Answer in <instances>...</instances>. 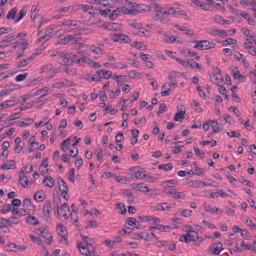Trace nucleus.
I'll return each mask as SVG.
<instances>
[{"mask_svg":"<svg viewBox=\"0 0 256 256\" xmlns=\"http://www.w3.org/2000/svg\"><path fill=\"white\" fill-rule=\"evenodd\" d=\"M123 12L124 14H135L136 13V10L135 8L129 10L126 8L125 7H122L121 8H117L116 10H111L110 14H109V18L110 20H114L118 15Z\"/></svg>","mask_w":256,"mask_h":256,"instance_id":"f257e3e1","label":"nucleus"},{"mask_svg":"<svg viewBox=\"0 0 256 256\" xmlns=\"http://www.w3.org/2000/svg\"><path fill=\"white\" fill-rule=\"evenodd\" d=\"M192 43H196L194 47L199 50H209L214 47L215 44L213 42H210L206 40H194Z\"/></svg>","mask_w":256,"mask_h":256,"instance_id":"f03ea898","label":"nucleus"},{"mask_svg":"<svg viewBox=\"0 0 256 256\" xmlns=\"http://www.w3.org/2000/svg\"><path fill=\"white\" fill-rule=\"evenodd\" d=\"M198 232L195 231L181 235L179 238V240L188 244L191 241L198 240Z\"/></svg>","mask_w":256,"mask_h":256,"instance_id":"7ed1b4c3","label":"nucleus"},{"mask_svg":"<svg viewBox=\"0 0 256 256\" xmlns=\"http://www.w3.org/2000/svg\"><path fill=\"white\" fill-rule=\"evenodd\" d=\"M222 244L220 242L213 243L208 248V251L210 254L218 255L221 251L224 250L222 248Z\"/></svg>","mask_w":256,"mask_h":256,"instance_id":"20e7f679","label":"nucleus"},{"mask_svg":"<svg viewBox=\"0 0 256 256\" xmlns=\"http://www.w3.org/2000/svg\"><path fill=\"white\" fill-rule=\"evenodd\" d=\"M154 20L166 24L169 21L168 18L164 13V11L162 10L158 12H156L154 17Z\"/></svg>","mask_w":256,"mask_h":256,"instance_id":"39448f33","label":"nucleus"},{"mask_svg":"<svg viewBox=\"0 0 256 256\" xmlns=\"http://www.w3.org/2000/svg\"><path fill=\"white\" fill-rule=\"evenodd\" d=\"M20 180L21 184L24 188H26L30 184V182L28 180V177L25 174L24 170H21L19 172Z\"/></svg>","mask_w":256,"mask_h":256,"instance_id":"423d86ee","label":"nucleus"},{"mask_svg":"<svg viewBox=\"0 0 256 256\" xmlns=\"http://www.w3.org/2000/svg\"><path fill=\"white\" fill-rule=\"evenodd\" d=\"M40 53H33L30 56L24 58L18 64V67L24 66L31 62Z\"/></svg>","mask_w":256,"mask_h":256,"instance_id":"0eeeda50","label":"nucleus"},{"mask_svg":"<svg viewBox=\"0 0 256 256\" xmlns=\"http://www.w3.org/2000/svg\"><path fill=\"white\" fill-rule=\"evenodd\" d=\"M121 25L118 23L108 22L105 23L102 25V27L105 29H108L110 30L115 31L120 29Z\"/></svg>","mask_w":256,"mask_h":256,"instance_id":"6e6552de","label":"nucleus"},{"mask_svg":"<svg viewBox=\"0 0 256 256\" xmlns=\"http://www.w3.org/2000/svg\"><path fill=\"white\" fill-rule=\"evenodd\" d=\"M82 62L88 64L94 68L100 67V65L98 63L87 57L82 58Z\"/></svg>","mask_w":256,"mask_h":256,"instance_id":"1a4fd4ad","label":"nucleus"},{"mask_svg":"<svg viewBox=\"0 0 256 256\" xmlns=\"http://www.w3.org/2000/svg\"><path fill=\"white\" fill-rule=\"evenodd\" d=\"M19 102V100H6L4 102H2L0 104V110H2V108H5L8 107H10L16 105V104Z\"/></svg>","mask_w":256,"mask_h":256,"instance_id":"9d476101","label":"nucleus"},{"mask_svg":"<svg viewBox=\"0 0 256 256\" xmlns=\"http://www.w3.org/2000/svg\"><path fill=\"white\" fill-rule=\"evenodd\" d=\"M96 73L101 77L102 75V78L104 79H108L112 76V72L110 71L106 70L104 69L97 70Z\"/></svg>","mask_w":256,"mask_h":256,"instance_id":"9b49d317","label":"nucleus"},{"mask_svg":"<svg viewBox=\"0 0 256 256\" xmlns=\"http://www.w3.org/2000/svg\"><path fill=\"white\" fill-rule=\"evenodd\" d=\"M182 11L180 10L178 8H167L164 10V13L168 14H182Z\"/></svg>","mask_w":256,"mask_h":256,"instance_id":"f8f14e48","label":"nucleus"},{"mask_svg":"<svg viewBox=\"0 0 256 256\" xmlns=\"http://www.w3.org/2000/svg\"><path fill=\"white\" fill-rule=\"evenodd\" d=\"M42 182L46 186L52 188L55 183V180L51 176H47L43 180Z\"/></svg>","mask_w":256,"mask_h":256,"instance_id":"ddd939ff","label":"nucleus"},{"mask_svg":"<svg viewBox=\"0 0 256 256\" xmlns=\"http://www.w3.org/2000/svg\"><path fill=\"white\" fill-rule=\"evenodd\" d=\"M52 209L51 202L49 200H47L44 206V211L45 214L48 217L50 216V210Z\"/></svg>","mask_w":256,"mask_h":256,"instance_id":"4468645a","label":"nucleus"},{"mask_svg":"<svg viewBox=\"0 0 256 256\" xmlns=\"http://www.w3.org/2000/svg\"><path fill=\"white\" fill-rule=\"evenodd\" d=\"M34 199L38 202H42L46 198L45 194L43 190L37 192L34 196Z\"/></svg>","mask_w":256,"mask_h":256,"instance_id":"2eb2a0df","label":"nucleus"},{"mask_svg":"<svg viewBox=\"0 0 256 256\" xmlns=\"http://www.w3.org/2000/svg\"><path fill=\"white\" fill-rule=\"evenodd\" d=\"M210 33L214 36H227V32L220 29L211 28Z\"/></svg>","mask_w":256,"mask_h":256,"instance_id":"dca6fc26","label":"nucleus"},{"mask_svg":"<svg viewBox=\"0 0 256 256\" xmlns=\"http://www.w3.org/2000/svg\"><path fill=\"white\" fill-rule=\"evenodd\" d=\"M164 192L168 194L172 195V196L175 198L179 199L183 198L182 196V193L176 192L174 189H172L169 190H164Z\"/></svg>","mask_w":256,"mask_h":256,"instance_id":"f3484780","label":"nucleus"},{"mask_svg":"<svg viewBox=\"0 0 256 256\" xmlns=\"http://www.w3.org/2000/svg\"><path fill=\"white\" fill-rule=\"evenodd\" d=\"M171 90V84H164L162 86V90L161 92V94L162 96H167L170 94V92Z\"/></svg>","mask_w":256,"mask_h":256,"instance_id":"a211bd4d","label":"nucleus"},{"mask_svg":"<svg viewBox=\"0 0 256 256\" xmlns=\"http://www.w3.org/2000/svg\"><path fill=\"white\" fill-rule=\"evenodd\" d=\"M186 113V110H181L179 112L176 114L174 120L176 122L181 121L184 118V114Z\"/></svg>","mask_w":256,"mask_h":256,"instance_id":"6ab92c4d","label":"nucleus"},{"mask_svg":"<svg viewBox=\"0 0 256 256\" xmlns=\"http://www.w3.org/2000/svg\"><path fill=\"white\" fill-rule=\"evenodd\" d=\"M209 122H211L210 126L214 132H218L220 130V128L218 126V122L216 120H210Z\"/></svg>","mask_w":256,"mask_h":256,"instance_id":"aec40b11","label":"nucleus"},{"mask_svg":"<svg viewBox=\"0 0 256 256\" xmlns=\"http://www.w3.org/2000/svg\"><path fill=\"white\" fill-rule=\"evenodd\" d=\"M16 86L14 84H12L9 88H6L0 92V96L9 94L12 91L16 88Z\"/></svg>","mask_w":256,"mask_h":256,"instance_id":"412c9836","label":"nucleus"},{"mask_svg":"<svg viewBox=\"0 0 256 256\" xmlns=\"http://www.w3.org/2000/svg\"><path fill=\"white\" fill-rule=\"evenodd\" d=\"M81 243L78 242V248H79L80 252L86 256H91V253L90 251L88 250L86 246H80Z\"/></svg>","mask_w":256,"mask_h":256,"instance_id":"4be33fe9","label":"nucleus"},{"mask_svg":"<svg viewBox=\"0 0 256 256\" xmlns=\"http://www.w3.org/2000/svg\"><path fill=\"white\" fill-rule=\"evenodd\" d=\"M8 246H9L10 248V250H14V248H16L19 250H24L26 249H27V248H28V246H26L24 245L22 246H20L16 245L14 243H10L8 244Z\"/></svg>","mask_w":256,"mask_h":256,"instance_id":"5701e85b","label":"nucleus"},{"mask_svg":"<svg viewBox=\"0 0 256 256\" xmlns=\"http://www.w3.org/2000/svg\"><path fill=\"white\" fill-rule=\"evenodd\" d=\"M26 222L32 225H36L38 224V218L35 216H28L26 220Z\"/></svg>","mask_w":256,"mask_h":256,"instance_id":"b1692460","label":"nucleus"},{"mask_svg":"<svg viewBox=\"0 0 256 256\" xmlns=\"http://www.w3.org/2000/svg\"><path fill=\"white\" fill-rule=\"evenodd\" d=\"M15 163L14 160H12L6 162L3 165L1 166L2 169L9 170L12 168V167L14 165Z\"/></svg>","mask_w":256,"mask_h":256,"instance_id":"393cba45","label":"nucleus"},{"mask_svg":"<svg viewBox=\"0 0 256 256\" xmlns=\"http://www.w3.org/2000/svg\"><path fill=\"white\" fill-rule=\"evenodd\" d=\"M50 90V88L48 87H45L42 89H40L39 90H38L35 93L36 96H38L40 94V97L44 96H46L48 91Z\"/></svg>","mask_w":256,"mask_h":256,"instance_id":"a878e982","label":"nucleus"},{"mask_svg":"<svg viewBox=\"0 0 256 256\" xmlns=\"http://www.w3.org/2000/svg\"><path fill=\"white\" fill-rule=\"evenodd\" d=\"M70 138H67L62 142L60 146V148L64 152H66L68 150V146L70 144Z\"/></svg>","mask_w":256,"mask_h":256,"instance_id":"bb28decb","label":"nucleus"},{"mask_svg":"<svg viewBox=\"0 0 256 256\" xmlns=\"http://www.w3.org/2000/svg\"><path fill=\"white\" fill-rule=\"evenodd\" d=\"M17 12V8L16 7L14 8L8 12L6 16V18L10 19L12 18V20L15 18L16 14Z\"/></svg>","mask_w":256,"mask_h":256,"instance_id":"cd10ccee","label":"nucleus"},{"mask_svg":"<svg viewBox=\"0 0 256 256\" xmlns=\"http://www.w3.org/2000/svg\"><path fill=\"white\" fill-rule=\"evenodd\" d=\"M27 10L26 8L24 7L18 13V17L16 20L15 22H18L20 21L22 18L26 14Z\"/></svg>","mask_w":256,"mask_h":256,"instance_id":"c85d7f7f","label":"nucleus"},{"mask_svg":"<svg viewBox=\"0 0 256 256\" xmlns=\"http://www.w3.org/2000/svg\"><path fill=\"white\" fill-rule=\"evenodd\" d=\"M135 34H138L140 36H148L149 33H150V30H145L144 28H142L141 27L140 30H137L134 32Z\"/></svg>","mask_w":256,"mask_h":256,"instance_id":"c756f323","label":"nucleus"},{"mask_svg":"<svg viewBox=\"0 0 256 256\" xmlns=\"http://www.w3.org/2000/svg\"><path fill=\"white\" fill-rule=\"evenodd\" d=\"M57 183L59 186V188H60V186H62L64 187L62 190H68V188L67 186L66 183L62 180V177L59 176L57 178Z\"/></svg>","mask_w":256,"mask_h":256,"instance_id":"7c9ffc66","label":"nucleus"},{"mask_svg":"<svg viewBox=\"0 0 256 256\" xmlns=\"http://www.w3.org/2000/svg\"><path fill=\"white\" fill-rule=\"evenodd\" d=\"M90 51L96 54H100L102 52L103 49L100 46H96L94 45L90 46Z\"/></svg>","mask_w":256,"mask_h":256,"instance_id":"2f4dec72","label":"nucleus"},{"mask_svg":"<svg viewBox=\"0 0 256 256\" xmlns=\"http://www.w3.org/2000/svg\"><path fill=\"white\" fill-rule=\"evenodd\" d=\"M136 186H137L138 190L142 192H148V188L147 186H144V184H136Z\"/></svg>","mask_w":256,"mask_h":256,"instance_id":"473e14b6","label":"nucleus"},{"mask_svg":"<svg viewBox=\"0 0 256 256\" xmlns=\"http://www.w3.org/2000/svg\"><path fill=\"white\" fill-rule=\"evenodd\" d=\"M178 74V72L176 71H172L169 73L168 79L170 80V82L176 81Z\"/></svg>","mask_w":256,"mask_h":256,"instance_id":"72a5a7b5","label":"nucleus"},{"mask_svg":"<svg viewBox=\"0 0 256 256\" xmlns=\"http://www.w3.org/2000/svg\"><path fill=\"white\" fill-rule=\"evenodd\" d=\"M210 78L211 81L218 85H219L221 82H223V79L218 78L215 74H213L212 76H210Z\"/></svg>","mask_w":256,"mask_h":256,"instance_id":"f704fd0d","label":"nucleus"},{"mask_svg":"<svg viewBox=\"0 0 256 256\" xmlns=\"http://www.w3.org/2000/svg\"><path fill=\"white\" fill-rule=\"evenodd\" d=\"M216 21L222 24H230V22L229 20H224L222 16H218L216 17L215 18Z\"/></svg>","mask_w":256,"mask_h":256,"instance_id":"c9c22d12","label":"nucleus"},{"mask_svg":"<svg viewBox=\"0 0 256 256\" xmlns=\"http://www.w3.org/2000/svg\"><path fill=\"white\" fill-rule=\"evenodd\" d=\"M174 166L172 164L170 163L166 165L160 164L158 166V168L160 170H170L173 168Z\"/></svg>","mask_w":256,"mask_h":256,"instance_id":"e433bc0d","label":"nucleus"},{"mask_svg":"<svg viewBox=\"0 0 256 256\" xmlns=\"http://www.w3.org/2000/svg\"><path fill=\"white\" fill-rule=\"evenodd\" d=\"M42 236L45 239L46 242L48 244H50L52 240V236L48 232H46L45 234H42Z\"/></svg>","mask_w":256,"mask_h":256,"instance_id":"4c0bfd02","label":"nucleus"},{"mask_svg":"<svg viewBox=\"0 0 256 256\" xmlns=\"http://www.w3.org/2000/svg\"><path fill=\"white\" fill-rule=\"evenodd\" d=\"M16 38V36L14 34L11 33L9 34L6 36L4 37V42H10L12 41L13 40H14Z\"/></svg>","mask_w":256,"mask_h":256,"instance_id":"58836bf2","label":"nucleus"},{"mask_svg":"<svg viewBox=\"0 0 256 256\" xmlns=\"http://www.w3.org/2000/svg\"><path fill=\"white\" fill-rule=\"evenodd\" d=\"M33 122L34 120L32 118H26L24 120L19 122L18 126H28Z\"/></svg>","mask_w":256,"mask_h":256,"instance_id":"ea45409f","label":"nucleus"},{"mask_svg":"<svg viewBox=\"0 0 256 256\" xmlns=\"http://www.w3.org/2000/svg\"><path fill=\"white\" fill-rule=\"evenodd\" d=\"M64 26H76V21L75 20H64L62 24Z\"/></svg>","mask_w":256,"mask_h":256,"instance_id":"a19ab883","label":"nucleus"},{"mask_svg":"<svg viewBox=\"0 0 256 256\" xmlns=\"http://www.w3.org/2000/svg\"><path fill=\"white\" fill-rule=\"evenodd\" d=\"M57 230L58 234L62 236L66 232V228L62 224H58L57 225Z\"/></svg>","mask_w":256,"mask_h":256,"instance_id":"79ce46f5","label":"nucleus"},{"mask_svg":"<svg viewBox=\"0 0 256 256\" xmlns=\"http://www.w3.org/2000/svg\"><path fill=\"white\" fill-rule=\"evenodd\" d=\"M120 42L129 43L131 42V39L129 36L124 34H120Z\"/></svg>","mask_w":256,"mask_h":256,"instance_id":"37998d69","label":"nucleus"},{"mask_svg":"<svg viewBox=\"0 0 256 256\" xmlns=\"http://www.w3.org/2000/svg\"><path fill=\"white\" fill-rule=\"evenodd\" d=\"M70 60L78 64H80L82 62V58H80L76 55H73L70 57Z\"/></svg>","mask_w":256,"mask_h":256,"instance_id":"c03bdc74","label":"nucleus"},{"mask_svg":"<svg viewBox=\"0 0 256 256\" xmlns=\"http://www.w3.org/2000/svg\"><path fill=\"white\" fill-rule=\"evenodd\" d=\"M28 74L27 72L22 74H18L15 78L16 82H20L24 80L28 76Z\"/></svg>","mask_w":256,"mask_h":256,"instance_id":"a18cd8bd","label":"nucleus"},{"mask_svg":"<svg viewBox=\"0 0 256 256\" xmlns=\"http://www.w3.org/2000/svg\"><path fill=\"white\" fill-rule=\"evenodd\" d=\"M12 206L11 204H7L5 206V208L2 209H0V212L2 214H6L8 212L11 211Z\"/></svg>","mask_w":256,"mask_h":256,"instance_id":"49530a36","label":"nucleus"},{"mask_svg":"<svg viewBox=\"0 0 256 256\" xmlns=\"http://www.w3.org/2000/svg\"><path fill=\"white\" fill-rule=\"evenodd\" d=\"M224 44H235L236 43V40L232 38H228L226 40L222 42Z\"/></svg>","mask_w":256,"mask_h":256,"instance_id":"de8ad7c7","label":"nucleus"},{"mask_svg":"<svg viewBox=\"0 0 256 256\" xmlns=\"http://www.w3.org/2000/svg\"><path fill=\"white\" fill-rule=\"evenodd\" d=\"M194 149L196 155H197L198 156H200V158H204V154L202 150H200V148L198 147H194Z\"/></svg>","mask_w":256,"mask_h":256,"instance_id":"09e8293b","label":"nucleus"},{"mask_svg":"<svg viewBox=\"0 0 256 256\" xmlns=\"http://www.w3.org/2000/svg\"><path fill=\"white\" fill-rule=\"evenodd\" d=\"M72 40H73L72 36L69 35L68 36L65 37L64 38H62L60 40V42L59 44H66Z\"/></svg>","mask_w":256,"mask_h":256,"instance_id":"8fccbe9b","label":"nucleus"},{"mask_svg":"<svg viewBox=\"0 0 256 256\" xmlns=\"http://www.w3.org/2000/svg\"><path fill=\"white\" fill-rule=\"evenodd\" d=\"M48 118L46 117L42 119V120L39 122H36L34 126L36 128H38L40 126H41L42 125L44 124H47L48 122H46Z\"/></svg>","mask_w":256,"mask_h":256,"instance_id":"3c124183","label":"nucleus"},{"mask_svg":"<svg viewBox=\"0 0 256 256\" xmlns=\"http://www.w3.org/2000/svg\"><path fill=\"white\" fill-rule=\"evenodd\" d=\"M227 134L230 137H236V138H240L241 136V134L240 132H239L238 131H234L232 130L229 132H227Z\"/></svg>","mask_w":256,"mask_h":256,"instance_id":"603ef678","label":"nucleus"},{"mask_svg":"<svg viewBox=\"0 0 256 256\" xmlns=\"http://www.w3.org/2000/svg\"><path fill=\"white\" fill-rule=\"evenodd\" d=\"M120 34H111V38L114 42H120V38H121Z\"/></svg>","mask_w":256,"mask_h":256,"instance_id":"864d4df0","label":"nucleus"},{"mask_svg":"<svg viewBox=\"0 0 256 256\" xmlns=\"http://www.w3.org/2000/svg\"><path fill=\"white\" fill-rule=\"evenodd\" d=\"M66 73L70 76H73L76 74V70L74 68H68V67H66L64 70Z\"/></svg>","mask_w":256,"mask_h":256,"instance_id":"5fc2aeb1","label":"nucleus"},{"mask_svg":"<svg viewBox=\"0 0 256 256\" xmlns=\"http://www.w3.org/2000/svg\"><path fill=\"white\" fill-rule=\"evenodd\" d=\"M68 179L72 182H74V168L70 169V170Z\"/></svg>","mask_w":256,"mask_h":256,"instance_id":"6e6d98bb","label":"nucleus"},{"mask_svg":"<svg viewBox=\"0 0 256 256\" xmlns=\"http://www.w3.org/2000/svg\"><path fill=\"white\" fill-rule=\"evenodd\" d=\"M192 210H184L180 211V214L184 217H187L190 216Z\"/></svg>","mask_w":256,"mask_h":256,"instance_id":"4d7b16f0","label":"nucleus"},{"mask_svg":"<svg viewBox=\"0 0 256 256\" xmlns=\"http://www.w3.org/2000/svg\"><path fill=\"white\" fill-rule=\"evenodd\" d=\"M30 237L31 238V240H32V242L34 243L40 244L41 243L42 241V240L40 238L36 237V236H34L33 235H30Z\"/></svg>","mask_w":256,"mask_h":256,"instance_id":"13d9d810","label":"nucleus"},{"mask_svg":"<svg viewBox=\"0 0 256 256\" xmlns=\"http://www.w3.org/2000/svg\"><path fill=\"white\" fill-rule=\"evenodd\" d=\"M94 2L96 4H102L104 6L109 4L108 0H94Z\"/></svg>","mask_w":256,"mask_h":256,"instance_id":"bf43d9fd","label":"nucleus"},{"mask_svg":"<svg viewBox=\"0 0 256 256\" xmlns=\"http://www.w3.org/2000/svg\"><path fill=\"white\" fill-rule=\"evenodd\" d=\"M144 46V44L143 42H134L132 44V46L136 47L138 50H140Z\"/></svg>","mask_w":256,"mask_h":256,"instance_id":"052dcab7","label":"nucleus"},{"mask_svg":"<svg viewBox=\"0 0 256 256\" xmlns=\"http://www.w3.org/2000/svg\"><path fill=\"white\" fill-rule=\"evenodd\" d=\"M129 75L131 78H133L139 79L140 78V76H139L140 74L137 72L135 70H132L131 72H130Z\"/></svg>","mask_w":256,"mask_h":256,"instance_id":"680f3d73","label":"nucleus"},{"mask_svg":"<svg viewBox=\"0 0 256 256\" xmlns=\"http://www.w3.org/2000/svg\"><path fill=\"white\" fill-rule=\"evenodd\" d=\"M116 207L119 208V209H120L122 210V212H121V214H126V210L125 208V206L123 204H116Z\"/></svg>","mask_w":256,"mask_h":256,"instance_id":"e2e57ef3","label":"nucleus"},{"mask_svg":"<svg viewBox=\"0 0 256 256\" xmlns=\"http://www.w3.org/2000/svg\"><path fill=\"white\" fill-rule=\"evenodd\" d=\"M191 64H190V66L192 68H196L198 69H200L201 68V66L200 64L194 61L193 59H192L190 60Z\"/></svg>","mask_w":256,"mask_h":256,"instance_id":"0e129e2a","label":"nucleus"},{"mask_svg":"<svg viewBox=\"0 0 256 256\" xmlns=\"http://www.w3.org/2000/svg\"><path fill=\"white\" fill-rule=\"evenodd\" d=\"M145 174V172H140V171H138L136 172H134L135 178L136 179H142L143 178H144L143 176V174Z\"/></svg>","mask_w":256,"mask_h":256,"instance_id":"69168bd1","label":"nucleus"},{"mask_svg":"<svg viewBox=\"0 0 256 256\" xmlns=\"http://www.w3.org/2000/svg\"><path fill=\"white\" fill-rule=\"evenodd\" d=\"M234 78L236 80H238L243 79L242 82H244L245 80V76H244L243 74H240V72H239V74L235 73L234 74Z\"/></svg>","mask_w":256,"mask_h":256,"instance_id":"338daca9","label":"nucleus"},{"mask_svg":"<svg viewBox=\"0 0 256 256\" xmlns=\"http://www.w3.org/2000/svg\"><path fill=\"white\" fill-rule=\"evenodd\" d=\"M111 12V10L110 9H106L105 10H100V14L102 16H109V14Z\"/></svg>","mask_w":256,"mask_h":256,"instance_id":"774afa93","label":"nucleus"}]
</instances>
